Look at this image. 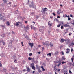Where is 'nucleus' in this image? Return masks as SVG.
I'll use <instances>...</instances> for the list:
<instances>
[{
	"instance_id": "1",
	"label": "nucleus",
	"mask_w": 74,
	"mask_h": 74,
	"mask_svg": "<svg viewBox=\"0 0 74 74\" xmlns=\"http://www.w3.org/2000/svg\"><path fill=\"white\" fill-rule=\"evenodd\" d=\"M29 7L30 8L32 7V8H34L36 7V5H34L33 4L32 2H30L29 3Z\"/></svg>"
},
{
	"instance_id": "2",
	"label": "nucleus",
	"mask_w": 74,
	"mask_h": 74,
	"mask_svg": "<svg viewBox=\"0 0 74 74\" xmlns=\"http://www.w3.org/2000/svg\"><path fill=\"white\" fill-rule=\"evenodd\" d=\"M49 42H49L47 41L45 43L43 42V45H46V47H49Z\"/></svg>"
},
{
	"instance_id": "3",
	"label": "nucleus",
	"mask_w": 74,
	"mask_h": 74,
	"mask_svg": "<svg viewBox=\"0 0 74 74\" xmlns=\"http://www.w3.org/2000/svg\"><path fill=\"white\" fill-rule=\"evenodd\" d=\"M60 23V24H61V23H62L63 25V26L64 27H67V24H64V23H63L62 22V21H61Z\"/></svg>"
},
{
	"instance_id": "4",
	"label": "nucleus",
	"mask_w": 74,
	"mask_h": 74,
	"mask_svg": "<svg viewBox=\"0 0 74 74\" xmlns=\"http://www.w3.org/2000/svg\"><path fill=\"white\" fill-rule=\"evenodd\" d=\"M67 42H66V44H69L70 43V39H66L64 40V41H67Z\"/></svg>"
},
{
	"instance_id": "5",
	"label": "nucleus",
	"mask_w": 74,
	"mask_h": 74,
	"mask_svg": "<svg viewBox=\"0 0 74 74\" xmlns=\"http://www.w3.org/2000/svg\"><path fill=\"white\" fill-rule=\"evenodd\" d=\"M60 11H61V10H60V9H58L57 11V13L58 15H59V14H60Z\"/></svg>"
},
{
	"instance_id": "6",
	"label": "nucleus",
	"mask_w": 74,
	"mask_h": 74,
	"mask_svg": "<svg viewBox=\"0 0 74 74\" xmlns=\"http://www.w3.org/2000/svg\"><path fill=\"white\" fill-rule=\"evenodd\" d=\"M43 10V12H45V11H47V10H48V9L47 8H45L44 9H42V10Z\"/></svg>"
},
{
	"instance_id": "7",
	"label": "nucleus",
	"mask_w": 74,
	"mask_h": 74,
	"mask_svg": "<svg viewBox=\"0 0 74 74\" xmlns=\"http://www.w3.org/2000/svg\"><path fill=\"white\" fill-rule=\"evenodd\" d=\"M64 40L63 38L61 39V40H60V42H61V43H63V42H64Z\"/></svg>"
},
{
	"instance_id": "8",
	"label": "nucleus",
	"mask_w": 74,
	"mask_h": 74,
	"mask_svg": "<svg viewBox=\"0 0 74 74\" xmlns=\"http://www.w3.org/2000/svg\"><path fill=\"white\" fill-rule=\"evenodd\" d=\"M1 19L2 20H3V21H4L5 20V19H4V18H3V17H0V21Z\"/></svg>"
},
{
	"instance_id": "9",
	"label": "nucleus",
	"mask_w": 74,
	"mask_h": 74,
	"mask_svg": "<svg viewBox=\"0 0 74 74\" xmlns=\"http://www.w3.org/2000/svg\"><path fill=\"white\" fill-rule=\"evenodd\" d=\"M69 45L70 46H71V47H73V45H74V43H69Z\"/></svg>"
},
{
	"instance_id": "10",
	"label": "nucleus",
	"mask_w": 74,
	"mask_h": 74,
	"mask_svg": "<svg viewBox=\"0 0 74 74\" xmlns=\"http://www.w3.org/2000/svg\"><path fill=\"white\" fill-rule=\"evenodd\" d=\"M29 25H27L26 26V27H25V30H29Z\"/></svg>"
},
{
	"instance_id": "11",
	"label": "nucleus",
	"mask_w": 74,
	"mask_h": 74,
	"mask_svg": "<svg viewBox=\"0 0 74 74\" xmlns=\"http://www.w3.org/2000/svg\"><path fill=\"white\" fill-rule=\"evenodd\" d=\"M19 23L20 22H16V26H19Z\"/></svg>"
},
{
	"instance_id": "12",
	"label": "nucleus",
	"mask_w": 74,
	"mask_h": 74,
	"mask_svg": "<svg viewBox=\"0 0 74 74\" xmlns=\"http://www.w3.org/2000/svg\"><path fill=\"white\" fill-rule=\"evenodd\" d=\"M27 71H28V72H30V69L29 67H27Z\"/></svg>"
},
{
	"instance_id": "13",
	"label": "nucleus",
	"mask_w": 74,
	"mask_h": 74,
	"mask_svg": "<svg viewBox=\"0 0 74 74\" xmlns=\"http://www.w3.org/2000/svg\"><path fill=\"white\" fill-rule=\"evenodd\" d=\"M58 53H59V52H58V51H57L54 54V55L56 56L58 55Z\"/></svg>"
},
{
	"instance_id": "14",
	"label": "nucleus",
	"mask_w": 74,
	"mask_h": 74,
	"mask_svg": "<svg viewBox=\"0 0 74 74\" xmlns=\"http://www.w3.org/2000/svg\"><path fill=\"white\" fill-rule=\"evenodd\" d=\"M1 42H2V44H3V45H5V42H4V40H2Z\"/></svg>"
},
{
	"instance_id": "15",
	"label": "nucleus",
	"mask_w": 74,
	"mask_h": 74,
	"mask_svg": "<svg viewBox=\"0 0 74 74\" xmlns=\"http://www.w3.org/2000/svg\"><path fill=\"white\" fill-rule=\"evenodd\" d=\"M29 45H30V46H31V47H33V46L34 45H33V43H29Z\"/></svg>"
},
{
	"instance_id": "16",
	"label": "nucleus",
	"mask_w": 74,
	"mask_h": 74,
	"mask_svg": "<svg viewBox=\"0 0 74 74\" xmlns=\"http://www.w3.org/2000/svg\"><path fill=\"white\" fill-rule=\"evenodd\" d=\"M49 45H50V47H53V44H52V42H51L49 44Z\"/></svg>"
},
{
	"instance_id": "17",
	"label": "nucleus",
	"mask_w": 74,
	"mask_h": 74,
	"mask_svg": "<svg viewBox=\"0 0 74 74\" xmlns=\"http://www.w3.org/2000/svg\"><path fill=\"white\" fill-rule=\"evenodd\" d=\"M49 22H50V21H49L48 23V25L49 26H52V23L50 24V23Z\"/></svg>"
},
{
	"instance_id": "18",
	"label": "nucleus",
	"mask_w": 74,
	"mask_h": 74,
	"mask_svg": "<svg viewBox=\"0 0 74 74\" xmlns=\"http://www.w3.org/2000/svg\"><path fill=\"white\" fill-rule=\"evenodd\" d=\"M54 69L55 71H56V70H57V69L56 68V66L54 67Z\"/></svg>"
},
{
	"instance_id": "19",
	"label": "nucleus",
	"mask_w": 74,
	"mask_h": 74,
	"mask_svg": "<svg viewBox=\"0 0 74 74\" xmlns=\"http://www.w3.org/2000/svg\"><path fill=\"white\" fill-rule=\"evenodd\" d=\"M7 26H9L10 25V23L8 21L6 23Z\"/></svg>"
},
{
	"instance_id": "20",
	"label": "nucleus",
	"mask_w": 74,
	"mask_h": 74,
	"mask_svg": "<svg viewBox=\"0 0 74 74\" xmlns=\"http://www.w3.org/2000/svg\"><path fill=\"white\" fill-rule=\"evenodd\" d=\"M63 17L64 18H66V17H67V15L66 14H64L63 16Z\"/></svg>"
},
{
	"instance_id": "21",
	"label": "nucleus",
	"mask_w": 74,
	"mask_h": 74,
	"mask_svg": "<svg viewBox=\"0 0 74 74\" xmlns=\"http://www.w3.org/2000/svg\"><path fill=\"white\" fill-rule=\"evenodd\" d=\"M3 2H4V4H6L7 3V0H3Z\"/></svg>"
},
{
	"instance_id": "22",
	"label": "nucleus",
	"mask_w": 74,
	"mask_h": 74,
	"mask_svg": "<svg viewBox=\"0 0 74 74\" xmlns=\"http://www.w3.org/2000/svg\"><path fill=\"white\" fill-rule=\"evenodd\" d=\"M31 67L33 70H36V68L34 66H32Z\"/></svg>"
},
{
	"instance_id": "23",
	"label": "nucleus",
	"mask_w": 74,
	"mask_h": 74,
	"mask_svg": "<svg viewBox=\"0 0 74 74\" xmlns=\"http://www.w3.org/2000/svg\"><path fill=\"white\" fill-rule=\"evenodd\" d=\"M31 66L32 67H33L34 66V63H33L31 64Z\"/></svg>"
},
{
	"instance_id": "24",
	"label": "nucleus",
	"mask_w": 74,
	"mask_h": 74,
	"mask_svg": "<svg viewBox=\"0 0 74 74\" xmlns=\"http://www.w3.org/2000/svg\"><path fill=\"white\" fill-rule=\"evenodd\" d=\"M9 47L10 48H12V45H10Z\"/></svg>"
},
{
	"instance_id": "25",
	"label": "nucleus",
	"mask_w": 74,
	"mask_h": 74,
	"mask_svg": "<svg viewBox=\"0 0 74 74\" xmlns=\"http://www.w3.org/2000/svg\"><path fill=\"white\" fill-rule=\"evenodd\" d=\"M67 62H64V61H62V62L61 63L62 64H64V63H66Z\"/></svg>"
},
{
	"instance_id": "26",
	"label": "nucleus",
	"mask_w": 74,
	"mask_h": 74,
	"mask_svg": "<svg viewBox=\"0 0 74 74\" xmlns=\"http://www.w3.org/2000/svg\"><path fill=\"white\" fill-rule=\"evenodd\" d=\"M0 67H2V64H1V61H0Z\"/></svg>"
},
{
	"instance_id": "27",
	"label": "nucleus",
	"mask_w": 74,
	"mask_h": 74,
	"mask_svg": "<svg viewBox=\"0 0 74 74\" xmlns=\"http://www.w3.org/2000/svg\"><path fill=\"white\" fill-rule=\"evenodd\" d=\"M60 64H61V63L60 62H59V64H58L57 66L58 67H59V66H60Z\"/></svg>"
},
{
	"instance_id": "28",
	"label": "nucleus",
	"mask_w": 74,
	"mask_h": 74,
	"mask_svg": "<svg viewBox=\"0 0 74 74\" xmlns=\"http://www.w3.org/2000/svg\"><path fill=\"white\" fill-rule=\"evenodd\" d=\"M32 58H31L29 57L28 60H32Z\"/></svg>"
},
{
	"instance_id": "29",
	"label": "nucleus",
	"mask_w": 74,
	"mask_h": 74,
	"mask_svg": "<svg viewBox=\"0 0 74 74\" xmlns=\"http://www.w3.org/2000/svg\"><path fill=\"white\" fill-rule=\"evenodd\" d=\"M33 29V30H36L37 29V28H36L35 27H34Z\"/></svg>"
},
{
	"instance_id": "30",
	"label": "nucleus",
	"mask_w": 74,
	"mask_h": 74,
	"mask_svg": "<svg viewBox=\"0 0 74 74\" xmlns=\"http://www.w3.org/2000/svg\"><path fill=\"white\" fill-rule=\"evenodd\" d=\"M60 26H61V24H59L57 25V27H60Z\"/></svg>"
},
{
	"instance_id": "31",
	"label": "nucleus",
	"mask_w": 74,
	"mask_h": 74,
	"mask_svg": "<svg viewBox=\"0 0 74 74\" xmlns=\"http://www.w3.org/2000/svg\"><path fill=\"white\" fill-rule=\"evenodd\" d=\"M70 17H71L72 18V17H74V16L72 15V14H70Z\"/></svg>"
},
{
	"instance_id": "32",
	"label": "nucleus",
	"mask_w": 74,
	"mask_h": 74,
	"mask_svg": "<svg viewBox=\"0 0 74 74\" xmlns=\"http://www.w3.org/2000/svg\"><path fill=\"white\" fill-rule=\"evenodd\" d=\"M52 14L54 16H56V14H55V13H53Z\"/></svg>"
},
{
	"instance_id": "33",
	"label": "nucleus",
	"mask_w": 74,
	"mask_h": 74,
	"mask_svg": "<svg viewBox=\"0 0 74 74\" xmlns=\"http://www.w3.org/2000/svg\"><path fill=\"white\" fill-rule=\"evenodd\" d=\"M47 55V56H48V55H49V56H51V53H49V54H48Z\"/></svg>"
},
{
	"instance_id": "34",
	"label": "nucleus",
	"mask_w": 74,
	"mask_h": 74,
	"mask_svg": "<svg viewBox=\"0 0 74 74\" xmlns=\"http://www.w3.org/2000/svg\"><path fill=\"white\" fill-rule=\"evenodd\" d=\"M69 74H71V73H72V72H71V71H70V70H69Z\"/></svg>"
},
{
	"instance_id": "35",
	"label": "nucleus",
	"mask_w": 74,
	"mask_h": 74,
	"mask_svg": "<svg viewBox=\"0 0 74 74\" xmlns=\"http://www.w3.org/2000/svg\"><path fill=\"white\" fill-rule=\"evenodd\" d=\"M1 16H2V17H3V16H2V14H0V17L1 18Z\"/></svg>"
},
{
	"instance_id": "36",
	"label": "nucleus",
	"mask_w": 74,
	"mask_h": 74,
	"mask_svg": "<svg viewBox=\"0 0 74 74\" xmlns=\"http://www.w3.org/2000/svg\"><path fill=\"white\" fill-rule=\"evenodd\" d=\"M23 72H25V71H26V69H24L23 70Z\"/></svg>"
},
{
	"instance_id": "37",
	"label": "nucleus",
	"mask_w": 74,
	"mask_h": 74,
	"mask_svg": "<svg viewBox=\"0 0 74 74\" xmlns=\"http://www.w3.org/2000/svg\"><path fill=\"white\" fill-rule=\"evenodd\" d=\"M71 59L72 60V62H73V60H74V58H71Z\"/></svg>"
},
{
	"instance_id": "38",
	"label": "nucleus",
	"mask_w": 74,
	"mask_h": 74,
	"mask_svg": "<svg viewBox=\"0 0 74 74\" xmlns=\"http://www.w3.org/2000/svg\"><path fill=\"white\" fill-rule=\"evenodd\" d=\"M71 22L72 23V24L73 25V23H74V20H73V21H71Z\"/></svg>"
},
{
	"instance_id": "39",
	"label": "nucleus",
	"mask_w": 74,
	"mask_h": 74,
	"mask_svg": "<svg viewBox=\"0 0 74 74\" xmlns=\"http://www.w3.org/2000/svg\"><path fill=\"white\" fill-rule=\"evenodd\" d=\"M31 14H32V15H33V14H34L35 13L34 12H32V13H31Z\"/></svg>"
},
{
	"instance_id": "40",
	"label": "nucleus",
	"mask_w": 74,
	"mask_h": 74,
	"mask_svg": "<svg viewBox=\"0 0 74 74\" xmlns=\"http://www.w3.org/2000/svg\"><path fill=\"white\" fill-rule=\"evenodd\" d=\"M63 28V26L62 25V26H61V29H62Z\"/></svg>"
},
{
	"instance_id": "41",
	"label": "nucleus",
	"mask_w": 74,
	"mask_h": 74,
	"mask_svg": "<svg viewBox=\"0 0 74 74\" xmlns=\"http://www.w3.org/2000/svg\"><path fill=\"white\" fill-rule=\"evenodd\" d=\"M14 60V62H15V63H16V62L17 61L16 59H15Z\"/></svg>"
},
{
	"instance_id": "42",
	"label": "nucleus",
	"mask_w": 74,
	"mask_h": 74,
	"mask_svg": "<svg viewBox=\"0 0 74 74\" xmlns=\"http://www.w3.org/2000/svg\"><path fill=\"white\" fill-rule=\"evenodd\" d=\"M61 53L62 54V55H64V53L63 52V51H62L61 52Z\"/></svg>"
},
{
	"instance_id": "43",
	"label": "nucleus",
	"mask_w": 74,
	"mask_h": 74,
	"mask_svg": "<svg viewBox=\"0 0 74 74\" xmlns=\"http://www.w3.org/2000/svg\"><path fill=\"white\" fill-rule=\"evenodd\" d=\"M1 27H4L5 26L4 25H1Z\"/></svg>"
},
{
	"instance_id": "44",
	"label": "nucleus",
	"mask_w": 74,
	"mask_h": 74,
	"mask_svg": "<svg viewBox=\"0 0 74 74\" xmlns=\"http://www.w3.org/2000/svg\"><path fill=\"white\" fill-rule=\"evenodd\" d=\"M67 27H70V25H69L68 24H67Z\"/></svg>"
},
{
	"instance_id": "45",
	"label": "nucleus",
	"mask_w": 74,
	"mask_h": 74,
	"mask_svg": "<svg viewBox=\"0 0 74 74\" xmlns=\"http://www.w3.org/2000/svg\"><path fill=\"white\" fill-rule=\"evenodd\" d=\"M46 60H47V61H48V62H49V59L46 58Z\"/></svg>"
},
{
	"instance_id": "46",
	"label": "nucleus",
	"mask_w": 74,
	"mask_h": 74,
	"mask_svg": "<svg viewBox=\"0 0 74 74\" xmlns=\"http://www.w3.org/2000/svg\"><path fill=\"white\" fill-rule=\"evenodd\" d=\"M73 49L71 48V52H73Z\"/></svg>"
},
{
	"instance_id": "47",
	"label": "nucleus",
	"mask_w": 74,
	"mask_h": 74,
	"mask_svg": "<svg viewBox=\"0 0 74 74\" xmlns=\"http://www.w3.org/2000/svg\"><path fill=\"white\" fill-rule=\"evenodd\" d=\"M32 60L33 61H34V58H33L32 59Z\"/></svg>"
},
{
	"instance_id": "48",
	"label": "nucleus",
	"mask_w": 74,
	"mask_h": 74,
	"mask_svg": "<svg viewBox=\"0 0 74 74\" xmlns=\"http://www.w3.org/2000/svg\"><path fill=\"white\" fill-rule=\"evenodd\" d=\"M70 19H71V18H70L69 17L68 18V21H70Z\"/></svg>"
},
{
	"instance_id": "49",
	"label": "nucleus",
	"mask_w": 74,
	"mask_h": 74,
	"mask_svg": "<svg viewBox=\"0 0 74 74\" xmlns=\"http://www.w3.org/2000/svg\"><path fill=\"white\" fill-rule=\"evenodd\" d=\"M57 18H60V16H59L58 15V16H57Z\"/></svg>"
},
{
	"instance_id": "50",
	"label": "nucleus",
	"mask_w": 74,
	"mask_h": 74,
	"mask_svg": "<svg viewBox=\"0 0 74 74\" xmlns=\"http://www.w3.org/2000/svg\"><path fill=\"white\" fill-rule=\"evenodd\" d=\"M27 23V21H25V23L26 24V23Z\"/></svg>"
},
{
	"instance_id": "51",
	"label": "nucleus",
	"mask_w": 74,
	"mask_h": 74,
	"mask_svg": "<svg viewBox=\"0 0 74 74\" xmlns=\"http://www.w3.org/2000/svg\"><path fill=\"white\" fill-rule=\"evenodd\" d=\"M32 53H30L29 54V56H31V55H32Z\"/></svg>"
},
{
	"instance_id": "52",
	"label": "nucleus",
	"mask_w": 74,
	"mask_h": 74,
	"mask_svg": "<svg viewBox=\"0 0 74 74\" xmlns=\"http://www.w3.org/2000/svg\"><path fill=\"white\" fill-rule=\"evenodd\" d=\"M31 29H33V26H32V25H31Z\"/></svg>"
},
{
	"instance_id": "53",
	"label": "nucleus",
	"mask_w": 74,
	"mask_h": 74,
	"mask_svg": "<svg viewBox=\"0 0 74 74\" xmlns=\"http://www.w3.org/2000/svg\"><path fill=\"white\" fill-rule=\"evenodd\" d=\"M71 64L73 66H74V63H73V64Z\"/></svg>"
},
{
	"instance_id": "54",
	"label": "nucleus",
	"mask_w": 74,
	"mask_h": 74,
	"mask_svg": "<svg viewBox=\"0 0 74 74\" xmlns=\"http://www.w3.org/2000/svg\"><path fill=\"white\" fill-rule=\"evenodd\" d=\"M41 45H39L38 47H39L40 48V47H41Z\"/></svg>"
},
{
	"instance_id": "55",
	"label": "nucleus",
	"mask_w": 74,
	"mask_h": 74,
	"mask_svg": "<svg viewBox=\"0 0 74 74\" xmlns=\"http://www.w3.org/2000/svg\"><path fill=\"white\" fill-rule=\"evenodd\" d=\"M43 65H44V66H46V65H45V63H43Z\"/></svg>"
},
{
	"instance_id": "56",
	"label": "nucleus",
	"mask_w": 74,
	"mask_h": 74,
	"mask_svg": "<svg viewBox=\"0 0 74 74\" xmlns=\"http://www.w3.org/2000/svg\"><path fill=\"white\" fill-rule=\"evenodd\" d=\"M41 68L42 69H44V67H43V66H41Z\"/></svg>"
},
{
	"instance_id": "57",
	"label": "nucleus",
	"mask_w": 74,
	"mask_h": 74,
	"mask_svg": "<svg viewBox=\"0 0 74 74\" xmlns=\"http://www.w3.org/2000/svg\"><path fill=\"white\" fill-rule=\"evenodd\" d=\"M66 50H67V51H69V49L67 48V49H66Z\"/></svg>"
},
{
	"instance_id": "58",
	"label": "nucleus",
	"mask_w": 74,
	"mask_h": 74,
	"mask_svg": "<svg viewBox=\"0 0 74 74\" xmlns=\"http://www.w3.org/2000/svg\"><path fill=\"white\" fill-rule=\"evenodd\" d=\"M66 53H69V51L66 52Z\"/></svg>"
},
{
	"instance_id": "59",
	"label": "nucleus",
	"mask_w": 74,
	"mask_h": 74,
	"mask_svg": "<svg viewBox=\"0 0 74 74\" xmlns=\"http://www.w3.org/2000/svg\"><path fill=\"white\" fill-rule=\"evenodd\" d=\"M58 71H60V69H59L58 70Z\"/></svg>"
},
{
	"instance_id": "60",
	"label": "nucleus",
	"mask_w": 74,
	"mask_h": 74,
	"mask_svg": "<svg viewBox=\"0 0 74 74\" xmlns=\"http://www.w3.org/2000/svg\"><path fill=\"white\" fill-rule=\"evenodd\" d=\"M50 18L51 19H52V16H50Z\"/></svg>"
},
{
	"instance_id": "61",
	"label": "nucleus",
	"mask_w": 74,
	"mask_h": 74,
	"mask_svg": "<svg viewBox=\"0 0 74 74\" xmlns=\"http://www.w3.org/2000/svg\"><path fill=\"white\" fill-rule=\"evenodd\" d=\"M33 74H35V71H33Z\"/></svg>"
},
{
	"instance_id": "62",
	"label": "nucleus",
	"mask_w": 74,
	"mask_h": 74,
	"mask_svg": "<svg viewBox=\"0 0 74 74\" xmlns=\"http://www.w3.org/2000/svg\"><path fill=\"white\" fill-rule=\"evenodd\" d=\"M44 47H43L42 48V50H44Z\"/></svg>"
},
{
	"instance_id": "63",
	"label": "nucleus",
	"mask_w": 74,
	"mask_h": 74,
	"mask_svg": "<svg viewBox=\"0 0 74 74\" xmlns=\"http://www.w3.org/2000/svg\"><path fill=\"white\" fill-rule=\"evenodd\" d=\"M60 6H61V7H63V5H60Z\"/></svg>"
},
{
	"instance_id": "64",
	"label": "nucleus",
	"mask_w": 74,
	"mask_h": 74,
	"mask_svg": "<svg viewBox=\"0 0 74 74\" xmlns=\"http://www.w3.org/2000/svg\"><path fill=\"white\" fill-rule=\"evenodd\" d=\"M40 53H41V52H38V53L39 54H40Z\"/></svg>"
}]
</instances>
